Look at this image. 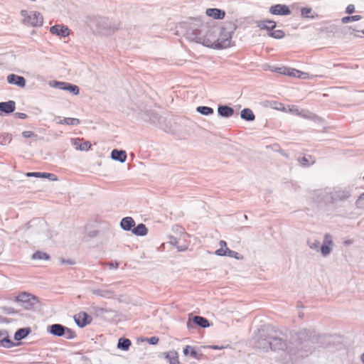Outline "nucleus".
Wrapping results in <instances>:
<instances>
[{
  "mask_svg": "<svg viewBox=\"0 0 364 364\" xmlns=\"http://www.w3.org/2000/svg\"><path fill=\"white\" fill-rule=\"evenodd\" d=\"M215 27L200 25V28L193 31V40L205 46L217 48L218 31Z\"/></svg>",
  "mask_w": 364,
  "mask_h": 364,
  "instance_id": "obj_1",
  "label": "nucleus"
},
{
  "mask_svg": "<svg viewBox=\"0 0 364 364\" xmlns=\"http://www.w3.org/2000/svg\"><path fill=\"white\" fill-rule=\"evenodd\" d=\"M235 26L230 24L227 27H222L218 36L217 48H227L234 46L232 41V36Z\"/></svg>",
  "mask_w": 364,
  "mask_h": 364,
  "instance_id": "obj_2",
  "label": "nucleus"
},
{
  "mask_svg": "<svg viewBox=\"0 0 364 364\" xmlns=\"http://www.w3.org/2000/svg\"><path fill=\"white\" fill-rule=\"evenodd\" d=\"M189 235L185 231L176 233L175 235L169 237L168 242L176 247L178 251L186 250L189 245Z\"/></svg>",
  "mask_w": 364,
  "mask_h": 364,
  "instance_id": "obj_3",
  "label": "nucleus"
},
{
  "mask_svg": "<svg viewBox=\"0 0 364 364\" xmlns=\"http://www.w3.org/2000/svg\"><path fill=\"white\" fill-rule=\"evenodd\" d=\"M21 16L23 17V23L31 26H40L43 24V16L37 11L28 13L26 10L21 11Z\"/></svg>",
  "mask_w": 364,
  "mask_h": 364,
  "instance_id": "obj_4",
  "label": "nucleus"
},
{
  "mask_svg": "<svg viewBox=\"0 0 364 364\" xmlns=\"http://www.w3.org/2000/svg\"><path fill=\"white\" fill-rule=\"evenodd\" d=\"M49 332L56 336H62L66 334L67 338H73L75 336L73 331L60 324H53L50 326Z\"/></svg>",
  "mask_w": 364,
  "mask_h": 364,
  "instance_id": "obj_5",
  "label": "nucleus"
},
{
  "mask_svg": "<svg viewBox=\"0 0 364 364\" xmlns=\"http://www.w3.org/2000/svg\"><path fill=\"white\" fill-rule=\"evenodd\" d=\"M277 72L280 74L284 75L298 77L300 79L310 78L309 73H304V72L299 71L296 69L291 68H287V67L279 68H277Z\"/></svg>",
  "mask_w": 364,
  "mask_h": 364,
  "instance_id": "obj_6",
  "label": "nucleus"
},
{
  "mask_svg": "<svg viewBox=\"0 0 364 364\" xmlns=\"http://www.w3.org/2000/svg\"><path fill=\"white\" fill-rule=\"evenodd\" d=\"M74 319L80 327H84L92 321V317L84 311H80L75 315Z\"/></svg>",
  "mask_w": 364,
  "mask_h": 364,
  "instance_id": "obj_7",
  "label": "nucleus"
},
{
  "mask_svg": "<svg viewBox=\"0 0 364 364\" xmlns=\"http://www.w3.org/2000/svg\"><path fill=\"white\" fill-rule=\"evenodd\" d=\"M269 12L273 15H289L291 11L289 8L284 4H276L272 6L269 9Z\"/></svg>",
  "mask_w": 364,
  "mask_h": 364,
  "instance_id": "obj_8",
  "label": "nucleus"
},
{
  "mask_svg": "<svg viewBox=\"0 0 364 364\" xmlns=\"http://www.w3.org/2000/svg\"><path fill=\"white\" fill-rule=\"evenodd\" d=\"M51 33L61 36L66 37L70 35V30L68 27L63 25H55L50 28Z\"/></svg>",
  "mask_w": 364,
  "mask_h": 364,
  "instance_id": "obj_9",
  "label": "nucleus"
},
{
  "mask_svg": "<svg viewBox=\"0 0 364 364\" xmlns=\"http://www.w3.org/2000/svg\"><path fill=\"white\" fill-rule=\"evenodd\" d=\"M257 26L260 30H267L269 33L275 28L277 23L271 20H262L257 22Z\"/></svg>",
  "mask_w": 364,
  "mask_h": 364,
  "instance_id": "obj_10",
  "label": "nucleus"
},
{
  "mask_svg": "<svg viewBox=\"0 0 364 364\" xmlns=\"http://www.w3.org/2000/svg\"><path fill=\"white\" fill-rule=\"evenodd\" d=\"M205 14L213 19H223L225 16V11L219 9H208Z\"/></svg>",
  "mask_w": 364,
  "mask_h": 364,
  "instance_id": "obj_11",
  "label": "nucleus"
},
{
  "mask_svg": "<svg viewBox=\"0 0 364 364\" xmlns=\"http://www.w3.org/2000/svg\"><path fill=\"white\" fill-rule=\"evenodd\" d=\"M7 80L10 84H14L20 87H24L26 85V80L23 77L11 74L7 77Z\"/></svg>",
  "mask_w": 364,
  "mask_h": 364,
  "instance_id": "obj_12",
  "label": "nucleus"
},
{
  "mask_svg": "<svg viewBox=\"0 0 364 364\" xmlns=\"http://www.w3.org/2000/svg\"><path fill=\"white\" fill-rule=\"evenodd\" d=\"M14 346V342L9 339V334L5 331H0V346L11 348Z\"/></svg>",
  "mask_w": 364,
  "mask_h": 364,
  "instance_id": "obj_13",
  "label": "nucleus"
},
{
  "mask_svg": "<svg viewBox=\"0 0 364 364\" xmlns=\"http://www.w3.org/2000/svg\"><path fill=\"white\" fill-rule=\"evenodd\" d=\"M73 144L77 149L80 151H87L92 146L89 141H83L82 139H75Z\"/></svg>",
  "mask_w": 364,
  "mask_h": 364,
  "instance_id": "obj_14",
  "label": "nucleus"
},
{
  "mask_svg": "<svg viewBox=\"0 0 364 364\" xmlns=\"http://www.w3.org/2000/svg\"><path fill=\"white\" fill-rule=\"evenodd\" d=\"M164 357L169 364H179L178 354L175 350H170L164 353Z\"/></svg>",
  "mask_w": 364,
  "mask_h": 364,
  "instance_id": "obj_15",
  "label": "nucleus"
},
{
  "mask_svg": "<svg viewBox=\"0 0 364 364\" xmlns=\"http://www.w3.org/2000/svg\"><path fill=\"white\" fill-rule=\"evenodd\" d=\"M35 297L31 294L27 292H21L18 296L14 297V301L20 302V303H30L32 299H34Z\"/></svg>",
  "mask_w": 364,
  "mask_h": 364,
  "instance_id": "obj_16",
  "label": "nucleus"
},
{
  "mask_svg": "<svg viewBox=\"0 0 364 364\" xmlns=\"http://www.w3.org/2000/svg\"><path fill=\"white\" fill-rule=\"evenodd\" d=\"M15 109V102L9 101L6 102H0V112L5 113H11Z\"/></svg>",
  "mask_w": 364,
  "mask_h": 364,
  "instance_id": "obj_17",
  "label": "nucleus"
},
{
  "mask_svg": "<svg viewBox=\"0 0 364 364\" xmlns=\"http://www.w3.org/2000/svg\"><path fill=\"white\" fill-rule=\"evenodd\" d=\"M121 227L125 230H130L134 225L135 222L131 217H126L121 221Z\"/></svg>",
  "mask_w": 364,
  "mask_h": 364,
  "instance_id": "obj_18",
  "label": "nucleus"
},
{
  "mask_svg": "<svg viewBox=\"0 0 364 364\" xmlns=\"http://www.w3.org/2000/svg\"><path fill=\"white\" fill-rule=\"evenodd\" d=\"M111 155L113 159L119 161L120 162L125 161L127 159V154L125 151H119L117 149H114L112 151Z\"/></svg>",
  "mask_w": 364,
  "mask_h": 364,
  "instance_id": "obj_19",
  "label": "nucleus"
},
{
  "mask_svg": "<svg viewBox=\"0 0 364 364\" xmlns=\"http://www.w3.org/2000/svg\"><path fill=\"white\" fill-rule=\"evenodd\" d=\"M218 112L220 116L225 117H231L234 113V110L232 108L225 105L219 106Z\"/></svg>",
  "mask_w": 364,
  "mask_h": 364,
  "instance_id": "obj_20",
  "label": "nucleus"
},
{
  "mask_svg": "<svg viewBox=\"0 0 364 364\" xmlns=\"http://www.w3.org/2000/svg\"><path fill=\"white\" fill-rule=\"evenodd\" d=\"M193 321L194 322V323L203 328H206L210 326L209 321L205 318H203L202 316H194L193 318Z\"/></svg>",
  "mask_w": 364,
  "mask_h": 364,
  "instance_id": "obj_21",
  "label": "nucleus"
},
{
  "mask_svg": "<svg viewBox=\"0 0 364 364\" xmlns=\"http://www.w3.org/2000/svg\"><path fill=\"white\" fill-rule=\"evenodd\" d=\"M183 354L185 355H191L192 358L196 359L200 358V355L198 353V352L195 350L194 348L186 346L183 349Z\"/></svg>",
  "mask_w": 364,
  "mask_h": 364,
  "instance_id": "obj_22",
  "label": "nucleus"
},
{
  "mask_svg": "<svg viewBox=\"0 0 364 364\" xmlns=\"http://www.w3.org/2000/svg\"><path fill=\"white\" fill-rule=\"evenodd\" d=\"M132 232L136 235L144 236L146 235L147 229L144 224L141 223L132 229Z\"/></svg>",
  "mask_w": 364,
  "mask_h": 364,
  "instance_id": "obj_23",
  "label": "nucleus"
},
{
  "mask_svg": "<svg viewBox=\"0 0 364 364\" xmlns=\"http://www.w3.org/2000/svg\"><path fill=\"white\" fill-rule=\"evenodd\" d=\"M80 120L77 118L73 117H65L60 119L58 122L60 124H67V125H78L80 124Z\"/></svg>",
  "mask_w": 364,
  "mask_h": 364,
  "instance_id": "obj_24",
  "label": "nucleus"
},
{
  "mask_svg": "<svg viewBox=\"0 0 364 364\" xmlns=\"http://www.w3.org/2000/svg\"><path fill=\"white\" fill-rule=\"evenodd\" d=\"M241 117L247 121H252L255 119V114L250 109H244L241 111Z\"/></svg>",
  "mask_w": 364,
  "mask_h": 364,
  "instance_id": "obj_25",
  "label": "nucleus"
},
{
  "mask_svg": "<svg viewBox=\"0 0 364 364\" xmlns=\"http://www.w3.org/2000/svg\"><path fill=\"white\" fill-rule=\"evenodd\" d=\"M220 248L215 251V254L219 256H225L227 254L228 248L227 247L226 242L220 240L219 242Z\"/></svg>",
  "mask_w": 364,
  "mask_h": 364,
  "instance_id": "obj_26",
  "label": "nucleus"
},
{
  "mask_svg": "<svg viewBox=\"0 0 364 364\" xmlns=\"http://www.w3.org/2000/svg\"><path fill=\"white\" fill-rule=\"evenodd\" d=\"M301 13L303 18H314L317 16L311 8H303L301 9Z\"/></svg>",
  "mask_w": 364,
  "mask_h": 364,
  "instance_id": "obj_27",
  "label": "nucleus"
},
{
  "mask_svg": "<svg viewBox=\"0 0 364 364\" xmlns=\"http://www.w3.org/2000/svg\"><path fill=\"white\" fill-rule=\"evenodd\" d=\"M131 346V341L127 338H119L118 341V348L123 350H128Z\"/></svg>",
  "mask_w": 364,
  "mask_h": 364,
  "instance_id": "obj_28",
  "label": "nucleus"
},
{
  "mask_svg": "<svg viewBox=\"0 0 364 364\" xmlns=\"http://www.w3.org/2000/svg\"><path fill=\"white\" fill-rule=\"evenodd\" d=\"M32 259L48 260L50 256L46 252L38 251L32 255Z\"/></svg>",
  "mask_w": 364,
  "mask_h": 364,
  "instance_id": "obj_29",
  "label": "nucleus"
},
{
  "mask_svg": "<svg viewBox=\"0 0 364 364\" xmlns=\"http://www.w3.org/2000/svg\"><path fill=\"white\" fill-rule=\"evenodd\" d=\"M197 111L202 114L209 115L213 113V109L209 107L200 106L197 107Z\"/></svg>",
  "mask_w": 364,
  "mask_h": 364,
  "instance_id": "obj_30",
  "label": "nucleus"
},
{
  "mask_svg": "<svg viewBox=\"0 0 364 364\" xmlns=\"http://www.w3.org/2000/svg\"><path fill=\"white\" fill-rule=\"evenodd\" d=\"M362 18V16L360 15H355L351 16H345L341 18V22L343 23H348L350 21H359Z\"/></svg>",
  "mask_w": 364,
  "mask_h": 364,
  "instance_id": "obj_31",
  "label": "nucleus"
},
{
  "mask_svg": "<svg viewBox=\"0 0 364 364\" xmlns=\"http://www.w3.org/2000/svg\"><path fill=\"white\" fill-rule=\"evenodd\" d=\"M27 335L28 331L26 329L21 328L15 333L14 338L17 341H19L22 338H24Z\"/></svg>",
  "mask_w": 364,
  "mask_h": 364,
  "instance_id": "obj_32",
  "label": "nucleus"
},
{
  "mask_svg": "<svg viewBox=\"0 0 364 364\" xmlns=\"http://www.w3.org/2000/svg\"><path fill=\"white\" fill-rule=\"evenodd\" d=\"M268 35L272 38L279 39L284 36V32L282 30H272L271 32L268 33Z\"/></svg>",
  "mask_w": 364,
  "mask_h": 364,
  "instance_id": "obj_33",
  "label": "nucleus"
},
{
  "mask_svg": "<svg viewBox=\"0 0 364 364\" xmlns=\"http://www.w3.org/2000/svg\"><path fill=\"white\" fill-rule=\"evenodd\" d=\"M289 112H291V113H292L294 114L299 115V116H301L303 117H307L306 114L302 113L303 110L299 109L296 106H291V107L289 109Z\"/></svg>",
  "mask_w": 364,
  "mask_h": 364,
  "instance_id": "obj_34",
  "label": "nucleus"
},
{
  "mask_svg": "<svg viewBox=\"0 0 364 364\" xmlns=\"http://www.w3.org/2000/svg\"><path fill=\"white\" fill-rule=\"evenodd\" d=\"M22 136L26 138H33L34 139H38V136L36 134L31 131H24L22 132Z\"/></svg>",
  "mask_w": 364,
  "mask_h": 364,
  "instance_id": "obj_35",
  "label": "nucleus"
},
{
  "mask_svg": "<svg viewBox=\"0 0 364 364\" xmlns=\"http://www.w3.org/2000/svg\"><path fill=\"white\" fill-rule=\"evenodd\" d=\"M67 86V90H68L69 92L73 93L74 95L79 94V88L77 85L69 84V85Z\"/></svg>",
  "mask_w": 364,
  "mask_h": 364,
  "instance_id": "obj_36",
  "label": "nucleus"
},
{
  "mask_svg": "<svg viewBox=\"0 0 364 364\" xmlns=\"http://www.w3.org/2000/svg\"><path fill=\"white\" fill-rule=\"evenodd\" d=\"M321 252L323 256L328 255L331 252V246L323 245L321 247Z\"/></svg>",
  "mask_w": 364,
  "mask_h": 364,
  "instance_id": "obj_37",
  "label": "nucleus"
},
{
  "mask_svg": "<svg viewBox=\"0 0 364 364\" xmlns=\"http://www.w3.org/2000/svg\"><path fill=\"white\" fill-rule=\"evenodd\" d=\"M41 178H48L51 181H57L58 180V178L55 174L50 173H42Z\"/></svg>",
  "mask_w": 364,
  "mask_h": 364,
  "instance_id": "obj_38",
  "label": "nucleus"
},
{
  "mask_svg": "<svg viewBox=\"0 0 364 364\" xmlns=\"http://www.w3.org/2000/svg\"><path fill=\"white\" fill-rule=\"evenodd\" d=\"M332 244H333V241L331 239V236L329 234H326L324 236V240H323V245L331 246Z\"/></svg>",
  "mask_w": 364,
  "mask_h": 364,
  "instance_id": "obj_39",
  "label": "nucleus"
},
{
  "mask_svg": "<svg viewBox=\"0 0 364 364\" xmlns=\"http://www.w3.org/2000/svg\"><path fill=\"white\" fill-rule=\"evenodd\" d=\"M355 11V6L353 4H349L347 6L346 9V12L348 14H351L354 13Z\"/></svg>",
  "mask_w": 364,
  "mask_h": 364,
  "instance_id": "obj_40",
  "label": "nucleus"
},
{
  "mask_svg": "<svg viewBox=\"0 0 364 364\" xmlns=\"http://www.w3.org/2000/svg\"><path fill=\"white\" fill-rule=\"evenodd\" d=\"M26 176L28 177H37V178H41L42 173L41 172H28L26 173Z\"/></svg>",
  "mask_w": 364,
  "mask_h": 364,
  "instance_id": "obj_41",
  "label": "nucleus"
},
{
  "mask_svg": "<svg viewBox=\"0 0 364 364\" xmlns=\"http://www.w3.org/2000/svg\"><path fill=\"white\" fill-rule=\"evenodd\" d=\"M57 84L60 89L67 90L68 86H66V85H69L70 83L60 82H58Z\"/></svg>",
  "mask_w": 364,
  "mask_h": 364,
  "instance_id": "obj_42",
  "label": "nucleus"
},
{
  "mask_svg": "<svg viewBox=\"0 0 364 364\" xmlns=\"http://www.w3.org/2000/svg\"><path fill=\"white\" fill-rule=\"evenodd\" d=\"M147 341L150 344H156L158 343V341H159V338L157 337H152L151 338H148Z\"/></svg>",
  "mask_w": 364,
  "mask_h": 364,
  "instance_id": "obj_43",
  "label": "nucleus"
},
{
  "mask_svg": "<svg viewBox=\"0 0 364 364\" xmlns=\"http://www.w3.org/2000/svg\"><path fill=\"white\" fill-rule=\"evenodd\" d=\"M237 253L232 251V250H230V249H228V250L227 251V254L225 256H229V257H237Z\"/></svg>",
  "mask_w": 364,
  "mask_h": 364,
  "instance_id": "obj_44",
  "label": "nucleus"
},
{
  "mask_svg": "<svg viewBox=\"0 0 364 364\" xmlns=\"http://www.w3.org/2000/svg\"><path fill=\"white\" fill-rule=\"evenodd\" d=\"M237 253L232 251V250H230V249H228V250L227 251V254L225 256H229V257H237Z\"/></svg>",
  "mask_w": 364,
  "mask_h": 364,
  "instance_id": "obj_45",
  "label": "nucleus"
},
{
  "mask_svg": "<svg viewBox=\"0 0 364 364\" xmlns=\"http://www.w3.org/2000/svg\"><path fill=\"white\" fill-rule=\"evenodd\" d=\"M18 116L21 119H25L26 117V114L24 113H18Z\"/></svg>",
  "mask_w": 364,
  "mask_h": 364,
  "instance_id": "obj_46",
  "label": "nucleus"
},
{
  "mask_svg": "<svg viewBox=\"0 0 364 364\" xmlns=\"http://www.w3.org/2000/svg\"><path fill=\"white\" fill-rule=\"evenodd\" d=\"M62 262L63 263H68V264H74V262H72V261H66L65 262L64 259H62Z\"/></svg>",
  "mask_w": 364,
  "mask_h": 364,
  "instance_id": "obj_47",
  "label": "nucleus"
},
{
  "mask_svg": "<svg viewBox=\"0 0 364 364\" xmlns=\"http://www.w3.org/2000/svg\"><path fill=\"white\" fill-rule=\"evenodd\" d=\"M108 265L110 267H118V264L117 263L114 266V264H108Z\"/></svg>",
  "mask_w": 364,
  "mask_h": 364,
  "instance_id": "obj_48",
  "label": "nucleus"
},
{
  "mask_svg": "<svg viewBox=\"0 0 364 364\" xmlns=\"http://www.w3.org/2000/svg\"><path fill=\"white\" fill-rule=\"evenodd\" d=\"M361 360H362L363 363H364V353L361 356Z\"/></svg>",
  "mask_w": 364,
  "mask_h": 364,
  "instance_id": "obj_49",
  "label": "nucleus"
},
{
  "mask_svg": "<svg viewBox=\"0 0 364 364\" xmlns=\"http://www.w3.org/2000/svg\"><path fill=\"white\" fill-rule=\"evenodd\" d=\"M321 31H327V28H325V29H324V28H322V29H321Z\"/></svg>",
  "mask_w": 364,
  "mask_h": 364,
  "instance_id": "obj_50",
  "label": "nucleus"
},
{
  "mask_svg": "<svg viewBox=\"0 0 364 364\" xmlns=\"http://www.w3.org/2000/svg\"><path fill=\"white\" fill-rule=\"evenodd\" d=\"M213 348L214 349H218L219 348L218 346H214Z\"/></svg>",
  "mask_w": 364,
  "mask_h": 364,
  "instance_id": "obj_51",
  "label": "nucleus"
},
{
  "mask_svg": "<svg viewBox=\"0 0 364 364\" xmlns=\"http://www.w3.org/2000/svg\"><path fill=\"white\" fill-rule=\"evenodd\" d=\"M362 32L364 33V31H362Z\"/></svg>",
  "mask_w": 364,
  "mask_h": 364,
  "instance_id": "obj_52",
  "label": "nucleus"
}]
</instances>
